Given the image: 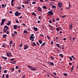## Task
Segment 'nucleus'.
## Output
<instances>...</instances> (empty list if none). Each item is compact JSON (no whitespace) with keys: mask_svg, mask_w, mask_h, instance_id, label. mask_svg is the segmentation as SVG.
<instances>
[{"mask_svg":"<svg viewBox=\"0 0 78 78\" xmlns=\"http://www.w3.org/2000/svg\"><path fill=\"white\" fill-rule=\"evenodd\" d=\"M52 12L53 10H51L48 12L47 13V16H51V15H53V14H54V13H53Z\"/></svg>","mask_w":78,"mask_h":78,"instance_id":"f257e3e1","label":"nucleus"},{"mask_svg":"<svg viewBox=\"0 0 78 78\" xmlns=\"http://www.w3.org/2000/svg\"><path fill=\"white\" fill-rule=\"evenodd\" d=\"M33 36H34V34H31V36L30 37V41H31L32 42H33V41H34Z\"/></svg>","mask_w":78,"mask_h":78,"instance_id":"f03ea898","label":"nucleus"},{"mask_svg":"<svg viewBox=\"0 0 78 78\" xmlns=\"http://www.w3.org/2000/svg\"><path fill=\"white\" fill-rule=\"evenodd\" d=\"M4 32H6L7 30H9V28H8V26H5L4 27Z\"/></svg>","mask_w":78,"mask_h":78,"instance_id":"7ed1b4c3","label":"nucleus"},{"mask_svg":"<svg viewBox=\"0 0 78 78\" xmlns=\"http://www.w3.org/2000/svg\"><path fill=\"white\" fill-rule=\"evenodd\" d=\"M21 14V13H19V12L16 11L15 13V15L16 16H19Z\"/></svg>","mask_w":78,"mask_h":78,"instance_id":"20e7f679","label":"nucleus"},{"mask_svg":"<svg viewBox=\"0 0 78 78\" xmlns=\"http://www.w3.org/2000/svg\"><path fill=\"white\" fill-rule=\"evenodd\" d=\"M28 67H29V68H30V70H36V69H33V68L32 67V66H30V65H28L27 66Z\"/></svg>","mask_w":78,"mask_h":78,"instance_id":"39448f33","label":"nucleus"},{"mask_svg":"<svg viewBox=\"0 0 78 78\" xmlns=\"http://www.w3.org/2000/svg\"><path fill=\"white\" fill-rule=\"evenodd\" d=\"M24 50H27V49L29 48V46H28V45H24Z\"/></svg>","mask_w":78,"mask_h":78,"instance_id":"423d86ee","label":"nucleus"},{"mask_svg":"<svg viewBox=\"0 0 78 78\" xmlns=\"http://www.w3.org/2000/svg\"><path fill=\"white\" fill-rule=\"evenodd\" d=\"M58 7L59 8H61L62 6V3L61 2H59L58 4Z\"/></svg>","mask_w":78,"mask_h":78,"instance_id":"0eeeda50","label":"nucleus"},{"mask_svg":"<svg viewBox=\"0 0 78 78\" xmlns=\"http://www.w3.org/2000/svg\"><path fill=\"white\" fill-rule=\"evenodd\" d=\"M37 9L38 11H40V12H41V11H42V9L40 7L37 8Z\"/></svg>","mask_w":78,"mask_h":78,"instance_id":"6e6552de","label":"nucleus"},{"mask_svg":"<svg viewBox=\"0 0 78 78\" xmlns=\"http://www.w3.org/2000/svg\"><path fill=\"white\" fill-rule=\"evenodd\" d=\"M13 27L14 30H17V25H14L13 26Z\"/></svg>","mask_w":78,"mask_h":78,"instance_id":"1a4fd4ad","label":"nucleus"},{"mask_svg":"<svg viewBox=\"0 0 78 78\" xmlns=\"http://www.w3.org/2000/svg\"><path fill=\"white\" fill-rule=\"evenodd\" d=\"M50 64L52 66H54V63L53 62H50Z\"/></svg>","mask_w":78,"mask_h":78,"instance_id":"9d476101","label":"nucleus"},{"mask_svg":"<svg viewBox=\"0 0 78 78\" xmlns=\"http://www.w3.org/2000/svg\"><path fill=\"white\" fill-rule=\"evenodd\" d=\"M11 24V21H9V22H8V23H7L6 24V25H8V26H9V25Z\"/></svg>","mask_w":78,"mask_h":78,"instance_id":"9b49d317","label":"nucleus"},{"mask_svg":"<svg viewBox=\"0 0 78 78\" xmlns=\"http://www.w3.org/2000/svg\"><path fill=\"white\" fill-rule=\"evenodd\" d=\"M34 30L36 31H37V28L34 27Z\"/></svg>","mask_w":78,"mask_h":78,"instance_id":"f8f14e48","label":"nucleus"},{"mask_svg":"<svg viewBox=\"0 0 78 78\" xmlns=\"http://www.w3.org/2000/svg\"><path fill=\"white\" fill-rule=\"evenodd\" d=\"M32 15L33 16H37L36 15V13H35L34 12H33L32 13Z\"/></svg>","mask_w":78,"mask_h":78,"instance_id":"ddd939ff","label":"nucleus"},{"mask_svg":"<svg viewBox=\"0 0 78 78\" xmlns=\"http://www.w3.org/2000/svg\"><path fill=\"white\" fill-rule=\"evenodd\" d=\"M6 20V19H2V22L4 23V22H5Z\"/></svg>","mask_w":78,"mask_h":78,"instance_id":"4468645a","label":"nucleus"},{"mask_svg":"<svg viewBox=\"0 0 78 78\" xmlns=\"http://www.w3.org/2000/svg\"><path fill=\"white\" fill-rule=\"evenodd\" d=\"M10 69H11V71L12 72H13L14 71V68H10Z\"/></svg>","mask_w":78,"mask_h":78,"instance_id":"2eb2a0df","label":"nucleus"},{"mask_svg":"<svg viewBox=\"0 0 78 78\" xmlns=\"http://www.w3.org/2000/svg\"><path fill=\"white\" fill-rule=\"evenodd\" d=\"M63 75L65 76H67L68 74L67 73H64L63 74Z\"/></svg>","mask_w":78,"mask_h":78,"instance_id":"dca6fc26","label":"nucleus"},{"mask_svg":"<svg viewBox=\"0 0 78 78\" xmlns=\"http://www.w3.org/2000/svg\"><path fill=\"white\" fill-rule=\"evenodd\" d=\"M1 58H2L3 59H7V58L6 57H4V56H2L1 57Z\"/></svg>","mask_w":78,"mask_h":78,"instance_id":"f3484780","label":"nucleus"},{"mask_svg":"<svg viewBox=\"0 0 78 78\" xmlns=\"http://www.w3.org/2000/svg\"><path fill=\"white\" fill-rule=\"evenodd\" d=\"M38 42L40 44H41L42 43V41L41 40H39Z\"/></svg>","mask_w":78,"mask_h":78,"instance_id":"a211bd4d","label":"nucleus"},{"mask_svg":"<svg viewBox=\"0 0 78 78\" xmlns=\"http://www.w3.org/2000/svg\"><path fill=\"white\" fill-rule=\"evenodd\" d=\"M45 42H44L42 44V45H41V46L42 47H43L44 46V45L45 44Z\"/></svg>","mask_w":78,"mask_h":78,"instance_id":"6ab92c4d","label":"nucleus"},{"mask_svg":"<svg viewBox=\"0 0 78 78\" xmlns=\"http://www.w3.org/2000/svg\"><path fill=\"white\" fill-rule=\"evenodd\" d=\"M6 78H9V74L8 73L5 76Z\"/></svg>","mask_w":78,"mask_h":78,"instance_id":"aec40b11","label":"nucleus"},{"mask_svg":"<svg viewBox=\"0 0 78 78\" xmlns=\"http://www.w3.org/2000/svg\"><path fill=\"white\" fill-rule=\"evenodd\" d=\"M7 36V35L6 34H5V35H3V37H6V36Z\"/></svg>","mask_w":78,"mask_h":78,"instance_id":"412c9836","label":"nucleus"},{"mask_svg":"<svg viewBox=\"0 0 78 78\" xmlns=\"http://www.w3.org/2000/svg\"><path fill=\"white\" fill-rule=\"evenodd\" d=\"M70 7H71V5H70V4H69V7L67 8V9H70Z\"/></svg>","mask_w":78,"mask_h":78,"instance_id":"4be33fe9","label":"nucleus"},{"mask_svg":"<svg viewBox=\"0 0 78 78\" xmlns=\"http://www.w3.org/2000/svg\"><path fill=\"white\" fill-rule=\"evenodd\" d=\"M14 2H11V5H12V6H14Z\"/></svg>","mask_w":78,"mask_h":78,"instance_id":"5701e85b","label":"nucleus"},{"mask_svg":"<svg viewBox=\"0 0 78 78\" xmlns=\"http://www.w3.org/2000/svg\"><path fill=\"white\" fill-rule=\"evenodd\" d=\"M23 33H25V34H28V33H27V30H24L23 31Z\"/></svg>","mask_w":78,"mask_h":78,"instance_id":"b1692460","label":"nucleus"},{"mask_svg":"<svg viewBox=\"0 0 78 78\" xmlns=\"http://www.w3.org/2000/svg\"><path fill=\"white\" fill-rule=\"evenodd\" d=\"M2 8H5L6 7V6H5V5L4 4H2Z\"/></svg>","mask_w":78,"mask_h":78,"instance_id":"393cba45","label":"nucleus"},{"mask_svg":"<svg viewBox=\"0 0 78 78\" xmlns=\"http://www.w3.org/2000/svg\"><path fill=\"white\" fill-rule=\"evenodd\" d=\"M72 24L69 26V28L70 30H72Z\"/></svg>","mask_w":78,"mask_h":78,"instance_id":"a878e982","label":"nucleus"},{"mask_svg":"<svg viewBox=\"0 0 78 78\" xmlns=\"http://www.w3.org/2000/svg\"><path fill=\"white\" fill-rule=\"evenodd\" d=\"M43 9H47V7H46L45 6H43Z\"/></svg>","mask_w":78,"mask_h":78,"instance_id":"bb28decb","label":"nucleus"},{"mask_svg":"<svg viewBox=\"0 0 78 78\" xmlns=\"http://www.w3.org/2000/svg\"><path fill=\"white\" fill-rule=\"evenodd\" d=\"M56 46H57L58 47V48H61L60 47L59 45V44H56Z\"/></svg>","mask_w":78,"mask_h":78,"instance_id":"cd10ccee","label":"nucleus"},{"mask_svg":"<svg viewBox=\"0 0 78 78\" xmlns=\"http://www.w3.org/2000/svg\"><path fill=\"white\" fill-rule=\"evenodd\" d=\"M18 9H21V7L20 6H18L17 7Z\"/></svg>","mask_w":78,"mask_h":78,"instance_id":"c85d7f7f","label":"nucleus"},{"mask_svg":"<svg viewBox=\"0 0 78 78\" xmlns=\"http://www.w3.org/2000/svg\"><path fill=\"white\" fill-rule=\"evenodd\" d=\"M14 33L15 34H17V32L16 31H14Z\"/></svg>","mask_w":78,"mask_h":78,"instance_id":"c756f323","label":"nucleus"},{"mask_svg":"<svg viewBox=\"0 0 78 78\" xmlns=\"http://www.w3.org/2000/svg\"><path fill=\"white\" fill-rule=\"evenodd\" d=\"M69 59H70V60H71V61H73V59H72V58H71V57L69 56Z\"/></svg>","mask_w":78,"mask_h":78,"instance_id":"7c9ffc66","label":"nucleus"},{"mask_svg":"<svg viewBox=\"0 0 78 78\" xmlns=\"http://www.w3.org/2000/svg\"><path fill=\"white\" fill-rule=\"evenodd\" d=\"M32 3L33 5H34V4H36V2H32Z\"/></svg>","mask_w":78,"mask_h":78,"instance_id":"2f4dec72","label":"nucleus"},{"mask_svg":"<svg viewBox=\"0 0 78 78\" xmlns=\"http://www.w3.org/2000/svg\"><path fill=\"white\" fill-rule=\"evenodd\" d=\"M7 53V56H8L9 57H11V55H9V54H8V52L6 53Z\"/></svg>","mask_w":78,"mask_h":78,"instance_id":"473e14b6","label":"nucleus"},{"mask_svg":"<svg viewBox=\"0 0 78 78\" xmlns=\"http://www.w3.org/2000/svg\"><path fill=\"white\" fill-rule=\"evenodd\" d=\"M51 59H52V60H53V59H55V58H53V56H51Z\"/></svg>","mask_w":78,"mask_h":78,"instance_id":"72a5a7b5","label":"nucleus"},{"mask_svg":"<svg viewBox=\"0 0 78 78\" xmlns=\"http://www.w3.org/2000/svg\"><path fill=\"white\" fill-rule=\"evenodd\" d=\"M38 18L39 19H41V18H42V17H41V16H39L38 17Z\"/></svg>","mask_w":78,"mask_h":78,"instance_id":"f704fd0d","label":"nucleus"},{"mask_svg":"<svg viewBox=\"0 0 78 78\" xmlns=\"http://www.w3.org/2000/svg\"><path fill=\"white\" fill-rule=\"evenodd\" d=\"M52 21L53 22H55V19L53 18Z\"/></svg>","mask_w":78,"mask_h":78,"instance_id":"c9c22d12","label":"nucleus"},{"mask_svg":"<svg viewBox=\"0 0 78 78\" xmlns=\"http://www.w3.org/2000/svg\"><path fill=\"white\" fill-rule=\"evenodd\" d=\"M52 8H56V6L55 5H53V6H52Z\"/></svg>","mask_w":78,"mask_h":78,"instance_id":"e433bc0d","label":"nucleus"},{"mask_svg":"<svg viewBox=\"0 0 78 78\" xmlns=\"http://www.w3.org/2000/svg\"><path fill=\"white\" fill-rule=\"evenodd\" d=\"M32 43H34L33 45L34 46H36V43H35L34 42H33Z\"/></svg>","mask_w":78,"mask_h":78,"instance_id":"4c0bfd02","label":"nucleus"},{"mask_svg":"<svg viewBox=\"0 0 78 78\" xmlns=\"http://www.w3.org/2000/svg\"><path fill=\"white\" fill-rule=\"evenodd\" d=\"M47 38L48 39V40H49L50 39V37H49V36L48 35L47 36Z\"/></svg>","mask_w":78,"mask_h":78,"instance_id":"58836bf2","label":"nucleus"},{"mask_svg":"<svg viewBox=\"0 0 78 78\" xmlns=\"http://www.w3.org/2000/svg\"><path fill=\"white\" fill-rule=\"evenodd\" d=\"M49 23H52V22H51V20H49Z\"/></svg>","mask_w":78,"mask_h":78,"instance_id":"ea45409f","label":"nucleus"},{"mask_svg":"<svg viewBox=\"0 0 78 78\" xmlns=\"http://www.w3.org/2000/svg\"><path fill=\"white\" fill-rule=\"evenodd\" d=\"M4 24V23H3L2 22L1 24V26H2Z\"/></svg>","mask_w":78,"mask_h":78,"instance_id":"a19ab883","label":"nucleus"},{"mask_svg":"<svg viewBox=\"0 0 78 78\" xmlns=\"http://www.w3.org/2000/svg\"><path fill=\"white\" fill-rule=\"evenodd\" d=\"M56 30H57V31H59V30L58 28H56Z\"/></svg>","mask_w":78,"mask_h":78,"instance_id":"79ce46f5","label":"nucleus"},{"mask_svg":"<svg viewBox=\"0 0 78 78\" xmlns=\"http://www.w3.org/2000/svg\"><path fill=\"white\" fill-rule=\"evenodd\" d=\"M12 37H15V34H12Z\"/></svg>","mask_w":78,"mask_h":78,"instance_id":"37998d69","label":"nucleus"},{"mask_svg":"<svg viewBox=\"0 0 78 78\" xmlns=\"http://www.w3.org/2000/svg\"><path fill=\"white\" fill-rule=\"evenodd\" d=\"M49 27H51V28H53V26H52L51 25H49Z\"/></svg>","mask_w":78,"mask_h":78,"instance_id":"c03bdc74","label":"nucleus"},{"mask_svg":"<svg viewBox=\"0 0 78 78\" xmlns=\"http://www.w3.org/2000/svg\"><path fill=\"white\" fill-rule=\"evenodd\" d=\"M15 45H16V44L15 43H14L12 44V46L14 47V46H15Z\"/></svg>","mask_w":78,"mask_h":78,"instance_id":"a18cd8bd","label":"nucleus"},{"mask_svg":"<svg viewBox=\"0 0 78 78\" xmlns=\"http://www.w3.org/2000/svg\"><path fill=\"white\" fill-rule=\"evenodd\" d=\"M6 34H9V31H8H8H6Z\"/></svg>","mask_w":78,"mask_h":78,"instance_id":"49530a36","label":"nucleus"},{"mask_svg":"<svg viewBox=\"0 0 78 78\" xmlns=\"http://www.w3.org/2000/svg\"><path fill=\"white\" fill-rule=\"evenodd\" d=\"M12 44V41H10V44Z\"/></svg>","mask_w":78,"mask_h":78,"instance_id":"de8ad7c7","label":"nucleus"},{"mask_svg":"<svg viewBox=\"0 0 78 78\" xmlns=\"http://www.w3.org/2000/svg\"><path fill=\"white\" fill-rule=\"evenodd\" d=\"M36 44L37 45H40V44H39V43L38 42H37Z\"/></svg>","mask_w":78,"mask_h":78,"instance_id":"09e8293b","label":"nucleus"},{"mask_svg":"<svg viewBox=\"0 0 78 78\" xmlns=\"http://www.w3.org/2000/svg\"><path fill=\"white\" fill-rule=\"evenodd\" d=\"M73 68H71L70 71H73Z\"/></svg>","mask_w":78,"mask_h":78,"instance_id":"8fccbe9b","label":"nucleus"},{"mask_svg":"<svg viewBox=\"0 0 78 78\" xmlns=\"http://www.w3.org/2000/svg\"><path fill=\"white\" fill-rule=\"evenodd\" d=\"M19 66H16V69H18V68H19Z\"/></svg>","mask_w":78,"mask_h":78,"instance_id":"3c124183","label":"nucleus"},{"mask_svg":"<svg viewBox=\"0 0 78 78\" xmlns=\"http://www.w3.org/2000/svg\"><path fill=\"white\" fill-rule=\"evenodd\" d=\"M5 77V74H3V75L2 76V78H4Z\"/></svg>","mask_w":78,"mask_h":78,"instance_id":"603ef678","label":"nucleus"},{"mask_svg":"<svg viewBox=\"0 0 78 78\" xmlns=\"http://www.w3.org/2000/svg\"><path fill=\"white\" fill-rule=\"evenodd\" d=\"M16 23H19V22L17 20H16Z\"/></svg>","mask_w":78,"mask_h":78,"instance_id":"864d4df0","label":"nucleus"},{"mask_svg":"<svg viewBox=\"0 0 78 78\" xmlns=\"http://www.w3.org/2000/svg\"><path fill=\"white\" fill-rule=\"evenodd\" d=\"M15 59V58H11V61H14V60Z\"/></svg>","mask_w":78,"mask_h":78,"instance_id":"5fc2aeb1","label":"nucleus"},{"mask_svg":"<svg viewBox=\"0 0 78 78\" xmlns=\"http://www.w3.org/2000/svg\"><path fill=\"white\" fill-rule=\"evenodd\" d=\"M51 44L53 45V41H51Z\"/></svg>","mask_w":78,"mask_h":78,"instance_id":"6e6d98bb","label":"nucleus"},{"mask_svg":"<svg viewBox=\"0 0 78 78\" xmlns=\"http://www.w3.org/2000/svg\"><path fill=\"white\" fill-rule=\"evenodd\" d=\"M20 47H22V44H20Z\"/></svg>","mask_w":78,"mask_h":78,"instance_id":"4d7b16f0","label":"nucleus"},{"mask_svg":"<svg viewBox=\"0 0 78 78\" xmlns=\"http://www.w3.org/2000/svg\"><path fill=\"white\" fill-rule=\"evenodd\" d=\"M25 4H28V2H25Z\"/></svg>","mask_w":78,"mask_h":78,"instance_id":"13d9d810","label":"nucleus"},{"mask_svg":"<svg viewBox=\"0 0 78 78\" xmlns=\"http://www.w3.org/2000/svg\"><path fill=\"white\" fill-rule=\"evenodd\" d=\"M4 73H7V70H5L4 71Z\"/></svg>","mask_w":78,"mask_h":78,"instance_id":"bf43d9fd","label":"nucleus"},{"mask_svg":"<svg viewBox=\"0 0 78 78\" xmlns=\"http://www.w3.org/2000/svg\"><path fill=\"white\" fill-rule=\"evenodd\" d=\"M9 14H11V13H12V11H9Z\"/></svg>","mask_w":78,"mask_h":78,"instance_id":"052dcab7","label":"nucleus"},{"mask_svg":"<svg viewBox=\"0 0 78 78\" xmlns=\"http://www.w3.org/2000/svg\"><path fill=\"white\" fill-rule=\"evenodd\" d=\"M2 47L5 48V46L3 44V45H2Z\"/></svg>","mask_w":78,"mask_h":78,"instance_id":"680f3d73","label":"nucleus"},{"mask_svg":"<svg viewBox=\"0 0 78 78\" xmlns=\"http://www.w3.org/2000/svg\"><path fill=\"white\" fill-rule=\"evenodd\" d=\"M38 23H41V21H40L38 20V22H37Z\"/></svg>","mask_w":78,"mask_h":78,"instance_id":"e2e57ef3","label":"nucleus"},{"mask_svg":"<svg viewBox=\"0 0 78 78\" xmlns=\"http://www.w3.org/2000/svg\"><path fill=\"white\" fill-rule=\"evenodd\" d=\"M22 25H24V26H26V24H24V23H22Z\"/></svg>","mask_w":78,"mask_h":78,"instance_id":"0e129e2a","label":"nucleus"},{"mask_svg":"<svg viewBox=\"0 0 78 78\" xmlns=\"http://www.w3.org/2000/svg\"><path fill=\"white\" fill-rule=\"evenodd\" d=\"M54 75H56V73H53Z\"/></svg>","mask_w":78,"mask_h":78,"instance_id":"69168bd1","label":"nucleus"},{"mask_svg":"<svg viewBox=\"0 0 78 78\" xmlns=\"http://www.w3.org/2000/svg\"><path fill=\"white\" fill-rule=\"evenodd\" d=\"M23 78H25V75H24L22 76Z\"/></svg>","mask_w":78,"mask_h":78,"instance_id":"338daca9","label":"nucleus"},{"mask_svg":"<svg viewBox=\"0 0 78 78\" xmlns=\"http://www.w3.org/2000/svg\"><path fill=\"white\" fill-rule=\"evenodd\" d=\"M62 33V31H60V32H59V34H61Z\"/></svg>","mask_w":78,"mask_h":78,"instance_id":"774afa93","label":"nucleus"}]
</instances>
